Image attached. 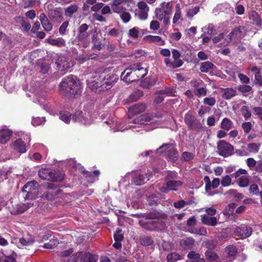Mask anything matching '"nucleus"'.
<instances>
[{
    "mask_svg": "<svg viewBox=\"0 0 262 262\" xmlns=\"http://www.w3.org/2000/svg\"><path fill=\"white\" fill-rule=\"evenodd\" d=\"M0 262H15V258L13 255L6 256L0 251Z\"/></svg>",
    "mask_w": 262,
    "mask_h": 262,
    "instance_id": "ea45409f",
    "label": "nucleus"
},
{
    "mask_svg": "<svg viewBox=\"0 0 262 262\" xmlns=\"http://www.w3.org/2000/svg\"><path fill=\"white\" fill-rule=\"evenodd\" d=\"M140 28L135 27L128 30L127 35L129 38L133 39H137L140 35Z\"/></svg>",
    "mask_w": 262,
    "mask_h": 262,
    "instance_id": "f704fd0d",
    "label": "nucleus"
},
{
    "mask_svg": "<svg viewBox=\"0 0 262 262\" xmlns=\"http://www.w3.org/2000/svg\"><path fill=\"white\" fill-rule=\"evenodd\" d=\"M39 177L42 180L57 181L61 180V178H58L55 173L50 169H41L38 171Z\"/></svg>",
    "mask_w": 262,
    "mask_h": 262,
    "instance_id": "9b49d317",
    "label": "nucleus"
},
{
    "mask_svg": "<svg viewBox=\"0 0 262 262\" xmlns=\"http://www.w3.org/2000/svg\"><path fill=\"white\" fill-rule=\"evenodd\" d=\"M188 126L192 129H200L202 128L201 123L196 119H194L188 125Z\"/></svg>",
    "mask_w": 262,
    "mask_h": 262,
    "instance_id": "603ef678",
    "label": "nucleus"
},
{
    "mask_svg": "<svg viewBox=\"0 0 262 262\" xmlns=\"http://www.w3.org/2000/svg\"><path fill=\"white\" fill-rule=\"evenodd\" d=\"M46 41L50 45L55 46L58 47H64L66 45L65 41L62 38H58L56 39L48 38L46 39Z\"/></svg>",
    "mask_w": 262,
    "mask_h": 262,
    "instance_id": "c756f323",
    "label": "nucleus"
},
{
    "mask_svg": "<svg viewBox=\"0 0 262 262\" xmlns=\"http://www.w3.org/2000/svg\"><path fill=\"white\" fill-rule=\"evenodd\" d=\"M221 127L224 130H229L233 125V122L228 118H224L221 122Z\"/></svg>",
    "mask_w": 262,
    "mask_h": 262,
    "instance_id": "e433bc0d",
    "label": "nucleus"
},
{
    "mask_svg": "<svg viewBox=\"0 0 262 262\" xmlns=\"http://www.w3.org/2000/svg\"><path fill=\"white\" fill-rule=\"evenodd\" d=\"M12 132L8 129L0 130V143L5 144L9 140Z\"/></svg>",
    "mask_w": 262,
    "mask_h": 262,
    "instance_id": "a878e982",
    "label": "nucleus"
},
{
    "mask_svg": "<svg viewBox=\"0 0 262 262\" xmlns=\"http://www.w3.org/2000/svg\"><path fill=\"white\" fill-rule=\"evenodd\" d=\"M246 163L250 169H253L256 166V161L253 158H249L247 159Z\"/></svg>",
    "mask_w": 262,
    "mask_h": 262,
    "instance_id": "774afa93",
    "label": "nucleus"
},
{
    "mask_svg": "<svg viewBox=\"0 0 262 262\" xmlns=\"http://www.w3.org/2000/svg\"><path fill=\"white\" fill-rule=\"evenodd\" d=\"M88 36V33L78 32L77 38L79 41L81 42L83 44V47H86L87 46L86 40Z\"/></svg>",
    "mask_w": 262,
    "mask_h": 262,
    "instance_id": "37998d69",
    "label": "nucleus"
},
{
    "mask_svg": "<svg viewBox=\"0 0 262 262\" xmlns=\"http://www.w3.org/2000/svg\"><path fill=\"white\" fill-rule=\"evenodd\" d=\"M205 255L210 261H217L219 259L217 254L210 250H207L205 253Z\"/></svg>",
    "mask_w": 262,
    "mask_h": 262,
    "instance_id": "8fccbe9b",
    "label": "nucleus"
},
{
    "mask_svg": "<svg viewBox=\"0 0 262 262\" xmlns=\"http://www.w3.org/2000/svg\"><path fill=\"white\" fill-rule=\"evenodd\" d=\"M164 63L167 67L170 68H179L183 64L182 61H174L173 62H172L169 58H166L164 59Z\"/></svg>",
    "mask_w": 262,
    "mask_h": 262,
    "instance_id": "473e14b6",
    "label": "nucleus"
},
{
    "mask_svg": "<svg viewBox=\"0 0 262 262\" xmlns=\"http://www.w3.org/2000/svg\"><path fill=\"white\" fill-rule=\"evenodd\" d=\"M194 241L192 238H187L186 239L182 240L180 242L182 246H184L185 249H191L194 245Z\"/></svg>",
    "mask_w": 262,
    "mask_h": 262,
    "instance_id": "a19ab883",
    "label": "nucleus"
},
{
    "mask_svg": "<svg viewBox=\"0 0 262 262\" xmlns=\"http://www.w3.org/2000/svg\"><path fill=\"white\" fill-rule=\"evenodd\" d=\"M38 187V184L35 181L28 182L22 188L23 192H27V196L32 199L33 195L36 194V189Z\"/></svg>",
    "mask_w": 262,
    "mask_h": 262,
    "instance_id": "f8f14e48",
    "label": "nucleus"
},
{
    "mask_svg": "<svg viewBox=\"0 0 262 262\" xmlns=\"http://www.w3.org/2000/svg\"><path fill=\"white\" fill-rule=\"evenodd\" d=\"M45 121V118L43 117H33L32 120V124L34 126H38L43 123Z\"/></svg>",
    "mask_w": 262,
    "mask_h": 262,
    "instance_id": "5fc2aeb1",
    "label": "nucleus"
},
{
    "mask_svg": "<svg viewBox=\"0 0 262 262\" xmlns=\"http://www.w3.org/2000/svg\"><path fill=\"white\" fill-rule=\"evenodd\" d=\"M161 7L158 8L159 9H161V10L164 11L165 12L170 14H171L172 12V7L170 5L169 3H166L163 2L161 4Z\"/></svg>",
    "mask_w": 262,
    "mask_h": 262,
    "instance_id": "de8ad7c7",
    "label": "nucleus"
},
{
    "mask_svg": "<svg viewBox=\"0 0 262 262\" xmlns=\"http://www.w3.org/2000/svg\"><path fill=\"white\" fill-rule=\"evenodd\" d=\"M60 90L75 96L80 94L82 91V86L80 81L74 75H70L64 79L60 85Z\"/></svg>",
    "mask_w": 262,
    "mask_h": 262,
    "instance_id": "f03ea898",
    "label": "nucleus"
},
{
    "mask_svg": "<svg viewBox=\"0 0 262 262\" xmlns=\"http://www.w3.org/2000/svg\"><path fill=\"white\" fill-rule=\"evenodd\" d=\"M114 237L116 242H121L123 238V234L121 233V230L118 229L116 232L114 234Z\"/></svg>",
    "mask_w": 262,
    "mask_h": 262,
    "instance_id": "69168bd1",
    "label": "nucleus"
},
{
    "mask_svg": "<svg viewBox=\"0 0 262 262\" xmlns=\"http://www.w3.org/2000/svg\"><path fill=\"white\" fill-rule=\"evenodd\" d=\"M124 123L121 122H113L111 125L110 127L114 132H123L128 128H131L135 130V125H134L132 122H128V125L124 127ZM135 131L138 132V130H135Z\"/></svg>",
    "mask_w": 262,
    "mask_h": 262,
    "instance_id": "dca6fc26",
    "label": "nucleus"
},
{
    "mask_svg": "<svg viewBox=\"0 0 262 262\" xmlns=\"http://www.w3.org/2000/svg\"><path fill=\"white\" fill-rule=\"evenodd\" d=\"M78 253L81 254L79 257L80 262H96L97 260V257L89 253L78 252Z\"/></svg>",
    "mask_w": 262,
    "mask_h": 262,
    "instance_id": "bb28decb",
    "label": "nucleus"
},
{
    "mask_svg": "<svg viewBox=\"0 0 262 262\" xmlns=\"http://www.w3.org/2000/svg\"><path fill=\"white\" fill-rule=\"evenodd\" d=\"M226 258L224 259L225 262H232L234 259L237 253L236 248L233 246H229L225 249Z\"/></svg>",
    "mask_w": 262,
    "mask_h": 262,
    "instance_id": "4be33fe9",
    "label": "nucleus"
},
{
    "mask_svg": "<svg viewBox=\"0 0 262 262\" xmlns=\"http://www.w3.org/2000/svg\"><path fill=\"white\" fill-rule=\"evenodd\" d=\"M221 183L223 187H228L231 184V178L228 175L223 177L221 181Z\"/></svg>",
    "mask_w": 262,
    "mask_h": 262,
    "instance_id": "864d4df0",
    "label": "nucleus"
},
{
    "mask_svg": "<svg viewBox=\"0 0 262 262\" xmlns=\"http://www.w3.org/2000/svg\"><path fill=\"white\" fill-rule=\"evenodd\" d=\"M13 146L14 150L20 153H24L26 151V145L21 139H19L16 140Z\"/></svg>",
    "mask_w": 262,
    "mask_h": 262,
    "instance_id": "cd10ccee",
    "label": "nucleus"
},
{
    "mask_svg": "<svg viewBox=\"0 0 262 262\" xmlns=\"http://www.w3.org/2000/svg\"><path fill=\"white\" fill-rule=\"evenodd\" d=\"M236 95V91L233 88H226L224 90L223 97L226 99H229Z\"/></svg>",
    "mask_w": 262,
    "mask_h": 262,
    "instance_id": "72a5a7b5",
    "label": "nucleus"
},
{
    "mask_svg": "<svg viewBox=\"0 0 262 262\" xmlns=\"http://www.w3.org/2000/svg\"><path fill=\"white\" fill-rule=\"evenodd\" d=\"M203 102L205 104L213 106L215 104L216 100L213 97H207L204 99Z\"/></svg>",
    "mask_w": 262,
    "mask_h": 262,
    "instance_id": "0e129e2a",
    "label": "nucleus"
},
{
    "mask_svg": "<svg viewBox=\"0 0 262 262\" xmlns=\"http://www.w3.org/2000/svg\"><path fill=\"white\" fill-rule=\"evenodd\" d=\"M134 70L130 69V66L129 68L125 69L121 75V78L126 82H131L137 80V77L136 75H134Z\"/></svg>",
    "mask_w": 262,
    "mask_h": 262,
    "instance_id": "f3484780",
    "label": "nucleus"
},
{
    "mask_svg": "<svg viewBox=\"0 0 262 262\" xmlns=\"http://www.w3.org/2000/svg\"><path fill=\"white\" fill-rule=\"evenodd\" d=\"M156 81L155 78H146L142 83V86L147 89L150 88L156 84Z\"/></svg>",
    "mask_w": 262,
    "mask_h": 262,
    "instance_id": "a18cd8bd",
    "label": "nucleus"
},
{
    "mask_svg": "<svg viewBox=\"0 0 262 262\" xmlns=\"http://www.w3.org/2000/svg\"><path fill=\"white\" fill-rule=\"evenodd\" d=\"M143 39L146 42L155 43L159 46H163L165 44V41L159 36L146 35L144 37Z\"/></svg>",
    "mask_w": 262,
    "mask_h": 262,
    "instance_id": "5701e85b",
    "label": "nucleus"
},
{
    "mask_svg": "<svg viewBox=\"0 0 262 262\" xmlns=\"http://www.w3.org/2000/svg\"><path fill=\"white\" fill-rule=\"evenodd\" d=\"M150 177V174L148 175L147 173H146L145 176H144L143 174L138 172L135 174L133 178V181L136 185H141L148 181Z\"/></svg>",
    "mask_w": 262,
    "mask_h": 262,
    "instance_id": "aec40b11",
    "label": "nucleus"
},
{
    "mask_svg": "<svg viewBox=\"0 0 262 262\" xmlns=\"http://www.w3.org/2000/svg\"><path fill=\"white\" fill-rule=\"evenodd\" d=\"M72 120L74 122L84 125H89L93 121V119L91 117L90 113L85 111L75 113L72 117Z\"/></svg>",
    "mask_w": 262,
    "mask_h": 262,
    "instance_id": "39448f33",
    "label": "nucleus"
},
{
    "mask_svg": "<svg viewBox=\"0 0 262 262\" xmlns=\"http://www.w3.org/2000/svg\"><path fill=\"white\" fill-rule=\"evenodd\" d=\"M73 252V249H70L62 251L60 254L62 260L65 262L76 261L79 258L80 255H81V254L75 253L71 255Z\"/></svg>",
    "mask_w": 262,
    "mask_h": 262,
    "instance_id": "9d476101",
    "label": "nucleus"
},
{
    "mask_svg": "<svg viewBox=\"0 0 262 262\" xmlns=\"http://www.w3.org/2000/svg\"><path fill=\"white\" fill-rule=\"evenodd\" d=\"M249 15L250 19L253 21L254 25L257 26L261 25V19L259 14L256 11H251Z\"/></svg>",
    "mask_w": 262,
    "mask_h": 262,
    "instance_id": "2f4dec72",
    "label": "nucleus"
},
{
    "mask_svg": "<svg viewBox=\"0 0 262 262\" xmlns=\"http://www.w3.org/2000/svg\"><path fill=\"white\" fill-rule=\"evenodd\" d=\"M155 14L156 17L159 20L162 21L163 24L167 25L170 23V15L164 11L161 10V9L157 8L155 10Z\"/></svg>",
    "mask_w": 262,
    "mask_h": 262,
    "instance_id": "412c9836",
    "label": "nucleus"
},
{
    "mask_svg": "<svg viewBox=\"0 0 262 262\" xmlns=\"http://www.w3.org/2000/svg\"><path fill=\"white\" fill-rule=\"evenodd\" d=\"M260 144L256 143H251L247 145V150L253 154L257 153L260 148Z\"/></svg>",
    "mask_w": 262,
    "mask_h": 262,
    "instance_id": "c9c22d12",
    "label": "nucleus"
},
{
    "mask_svg": "<svg viewBox=\"0 0 262 262\" xmlns=\"http://www.w3.org/2000/svg\"><path fill=\"white\" fill-rule=\"evenodd\" d=\"M157 152L159 153L165 152V154L173 161L178 159V154L174 146L171 144L163 145L159 149Z\"/></svg>",
    "mask_w": 262,
    "mask_h": 262,
    "instance_id": "423d86ee",
    "label": "nucleus"
},
{
    "mask_svg": "<svg viewBox=\"0 0 262 262\" xmlns=\"http://www.w3.org/2000/svg\"><path fill=\"white\" fill-rule=\"evenodd\" d=\"M241 111L245 119H247L251 117V113L249 111V109L247 106H243L241 108Z\"/></svg>",
    "mask_w": 262,
    "mask_h": 262,
    "instance_id": "e2e57ef3",
    "label": "nucleus"
},
{
    "mask_svg": "<svg viewBox=\"0 0 262 262\" xmlns=\"http://www.w3.org/2000/svg\"><path fill=\"white\" fill-rule=\"evenodd\" d=\"M149 8L144 2H140L138 4V9L135 10V16L138 18L145 20L147 18Z\"/></svg>",
    "mask_w": 262,
    "mask_h": 262,
    "instance_id": "6e6552de",
    "label": "nucleus"
},
{
    "mask_svg": "<svg viewBox=\"0 0 262 262\" xmlns=\"http://www.w3.org/2000/svg\"><path fill=\"white\" fill-rule=\"evenodd\" d=\"M31 204L18 203L12 204L9 207V210L11 214L17 215L24 213L26 210L31 207Z\"/></svg>",
    "mask_w": 262,
    "mask_h": 262,
    "instance_id": "2eb2a0df",
    "label": "nucleus"
},
{
    "mask_svg": "<svg viewBox=\"0 0 262 262\" xmlns=\"http://www.w3.org/2000/svg\"><path fill=\"white\" fill-rule=\"evenodd\" d=\"M139 223L144 229L150 231L161 230L164 226L163 222L158 219H145L140 220Z\"/></svg>",
    "mask_w": 262,
    "mask_h": 262,
    "instance_id": "20e7f679",
    "label": "nucleus"
},
{
    "mask_svg": "<svg viewBox=\"0 0 262 262\" xmlns=\"http://www.w3.org/2000/svg\"><path fill=\"white\" fill-rule=\"evenodd\" d=\"M249 184V179L245 176H242L239 178L238 185L239 186L244 187L248 186Z\"/></svg>",
    "mask_w": 262,
    "mask_h": 262,
    "instance_id": "052dcab7",
    "label": "nucleus"
},
{
    "mask_svg": "<svg viewBox=\"0 0 262 262\" xmlns=\"http://www.w3.org/2000/svg\"><path fill=\"white\" fill-rule=\"evenodd\" d=\"M130 69L134 70V73L133 74L136 75L137 77V80L140 78H143L147 74V69L141 67L140 63L131 65Z\"/></svg>",
    "mask_w": 262,
    "mask_h": 262,
    "instance_id": "a211bd4d",
    "label": "nucleus"
},
{
    "mask_svg": "<svg viewBox=\"0 0 262 262\" xmlns=\"http://www.w3.org/2000/svg\"><path fill=\"white\" fill-rule=\"evenodd\" d=\"M202 221L204 224L214 226L217 223V219L215 217H209L207 215H201Z\"/></svg>",
    "mask_w": 262,
    "mask_h": 262,
    "instance_id": "c85d7f7f",
    "label": "nucleus"
},
{
    "mask_svg": "<svg viewBox=\"0 0 262 262\" xmlns=\"http://www.w3.org/2000/svg\"><path fill=\"white\" fill-rule=\"evenodd\" d=\"M120 16L124 23H128L131 19V16L129 13L124 11L120 14Z\"/></svg>",
    "mask_w": 262,
    "mask_h": 262,
    "instance_id": "13d9d810",
    "label": "nucleus"
},
{
    "mask_svg": "<svg viewBox=\"0 0 262 262\" xmlns=\"http://www.w3.org/2000/svg\"><path fill=\"white\" fill-rule=\"evenodd\" d=\"M146 106L144 103H137L129 109V113L133 115L140 114L145 111Z\"/></svg>",
    "mask_w": 262,
    "mask_h": 262,
    "instance_id": "b1692460",
    "label": "nucleus"
},
{
    "mask_svg": "<svg viewBox=\"0 0 262 262\" xmlns=\"http://www.w3.org/2000/svg\"><path fill=\"white\" fill-rule=\"evenodd\" d=\"M59 118L61 120L67 124H69L71 121V114L67 111L62 112L60 113Z\"/></svg>",
    "mask_w": 262,
    "mask_h": 262,
    "instance_id": "c03bdc74",
    "label": "nucleus"
},
{
    "mask_svg": "<svg viewBox=\"0 0 262 262\" xmlns=\"http://www.w3.org/2000/svg\"><path fill=\"white\" fill-rule=\"evenodd\" d=\"M143 95V93L141 91L139 90H137L134 92L130 96V99L134 101L137 100L140 97H141Z\"/></svg>",
    "mask_w": 262,
    "mask_h": 262,
    "instance_id": "4d7b16f0",
    "label": "nucleus"
},
{
    "mask_svg": "<svg viewBox=\"0 0 262 262\" xmlns=\"http://www.w3.org/2000/svg\"><path fill=\"white\" fill-rule=\"evenodd\" d=\"M162 116L153 113H147L136 117L133 120L132 123L134 125L139 127L141 125H150L151 129L162 126Z\"/></svg>",
    "mask_w": 262,
    "mask_h": 262,
    "instance_id": "f257e3e1",
    "label": "nucleus"
},
{
    "mask_svg": "<svg viewBox=\"0 0 262 262\" xmlns=\"http://www.w3.org/2000/svg\"><path fill=\"white\" fill-rule=\"evenodd\" d=\"M44 30L47 32H49L52 30V24L49 21L48 19L41 23Z\"/></svg>",
    "mask_w": 262,
    "mask_h": 262,
    "instance_id": "bf43d9fd",
    "label": "nucleus"
},
{
    "mask_svg": "<svg viewBox=\"0 0 262 262\" xmlns=\"http://www.w3.org/2000/svg\"><path fill=\"white\" fill-rule=\"evenodd\" d=\"M183 258L182 255L175 252L169 253L166 257L167 262H176L182 260Z\"/></svg>",
    "mask_w": 262,
    "mask_h": 262,
    "instance_id": "7c9ffc66",
    "label": "nucleus"
},
{
    "mask_svg": "<svg viewBox=\"0 0 262 262\" xmlns=\"http://www.w3.org/2000/svg\"><path fill=\"white\" fill-rule=\"evenodd\" d=\"M34 242V239L32 237H29V238H21L19 239V243L20 245L19 247L22 248L24 246H30Z\"/></svg>",
    "mask_w": 262,
    "mask_h": 262,
    "instance_id": "79ce46f5",
    "label": "nucleus"
},
{
    "mask_svg": "<svg viewBox=\"0 0 262 262\" xmlns=\"http://www.w3.org/2000/svg\"><path fill=\"white\" fill-rule=\"evenodd\" d=\"M134 4L133 0H112V7L118 6L121 5H130Z\"/></svg>",
    "mask_w": 262,
    "mask_h": 262,
    "instance_id": "58836bf2",
    "label": "nucleus"
},
{
    "mask_svg": "<svg viewBox=\"0 0 262 262\" xmlns=\"http://www.w3.org/2000/svg\"><path fill=\"white\" fill-rule=\"evenodd\" d=\"M115 79L116 78H114L113 75H108L106 78L105 77L104 78L102 84H99L98 82H96V83L93 85H90V83H89V85L92 90H94L100 86H102V89H109L115 82Z\"/></svg>",
    "mask_w": 262,
    "mask_h": 262,
    "instance_id": "4468645a",
    "label": "nucleus"
},
{
    "mask_svg": "<svg viewBox=\"0 0 262 262\" xmlns=\"http://www.w3.org/2000/svg\"><path fill=\"white\" fill-rule=\"evenodd\" d=\"M56 63L58 69L61 71H67L73 66V63L69 62L64 57H59Z\"/></svg>",
    "mask_w": 262,
    "mask_h": 262,
    "instance_id": "6ab92c4d",
    "label": "nucleus"
},
{
    "mask_svg": "<svg viewBox=\"0 0 262 262\" xmlns=\"http://www.w3.org/2000/svg\"><path fill=\"white\" fill-rule=\"evenodd\" d=\"M129 6V5H119L118 6L113 7L112 8L114 12L117 13L121 14L122 13L124 12L126 10V6Z\"/></svg>",
    "mask_w": 262,
    "mask_h": 262,
    "instance_id": "6e6d98bb",
    "label": "nucleus"
},
{
    "mask_svg": "<svg viewBox=\"0 0 262 262\" xmlns=\"http://www.w3.org/2000/svg\"><path fill=\"white\" fill-rule=\"evenodd\" d=\"M247 30L244 26L235 28L226 37L221 44L223 46H227L230 42H235L243 38Z\"/></svg>",
    "mask_w": 262,
    "mask_h": 262,
    "instance_id": "7ed1b4c3",
    "label": "nucleus"
},
{
    "mask_svg": "<svg viewBox=\"0 0 262 262\" xmlns=\"http://www.w3.org/2000/svg\"><path fill=\"white\" fill-rule=\"evenodd\" d=\"M49 237H51V238H50L49 242L43 245V247L47 249H52L56 246L58 244L57 240L54 238V237H52L51 235H50L49 234H46L44 235L42 241L48 239Z\"/></svg>",
    "mask_w": 262,
    "mask_h": 262,
    "instance_id": "393cba45",
    "label": "nucleus"
},
{
    "mask_svg": "<svg viewBox=\"0 0 262 262\" xmlns=\"http://www.w3.org/2000/svg\"><path fill=\"white\" fill-rule=\"evenodd\" d=\"M181 18V11L180 8V5L177 4L176 6V11L173 18V23L176 24Z\"/></svg>",
    "mask_w": 262,
    "mask_h": 262,
    "instance_id": "09e8293b",
    "label": "nucleus"
},
{
    "mask_svg": "<svg viewBox=\"0 0 262 262\" xmlns=\"http://www.w3.org/2000/svg\"><path fill=\"white\" fill-rule=\"evenodd\" d=\"M195 119V118H194V117L193 116L191 115V114L189 112L186 113L185 115V122L187 125L189 124L191 122V121L194 120V119Z\"/></svg>",
    "mask_w": 262,
    "mask_h": 262,
    "instance_id": "338daca9",
    "label": "nucleus"
},
{
    "mask_svg": "<svg viewBox=\"0 0 262 262\" xmlns=\"http://www.w3.org/2000/svg\"><path fill=\"white\" fill-rule=\"evenodd\" d=\"M202 30L205 33L210 35H213L216 33V31L212 24H209L207 26L202 28Z\"/></svg>",
    "mask_w": 262,
    "mask_h": 262,
    "instance_id": "49530a36",
    "label": "nucleus"
},
{
    "mask_svg": "<svg viewBox=\"0 0 262 262\" xmlns=\"http://www.w3.org/2000/svg\"><path fill=\"white\" fill-rule=\"evenodd\" d=\"M252 228L247 225H241L235 229V234L241 238H246L249 237L252 233Z\"/></svg>",
    "mask_w": 262,
    "mask_h": 262,
    "instance_id": "1a4fd4ad",
    "label": "nucleus"
},
{
    "mask_svg": "<svg viewBox=\"0 0 262 262\" xmlns=\"http://www.w3.org/2000/svg\"><path fill=\"white\" fill-rule=\"evenodd\" d=\"M214 65L212 63L209 61L203 62L201 63L200 67V70L202 72L207 73L209 71L212 69Z\"/></svg>",
    "mask_w": 262,
    "mask_h": 262,
    "instance_id": "4c0bfd02",
    "label": "nucleus"
},
{
    "mask_svg": "<svg viewBox=\"0 0 262 262\" xmlns=\"http://www.w3.org/2000/svg\"><path fill=\"white\" fill-rule=\"evenodd\" d=\"M182 184L181 181L169 180L159 189L163 192H167L170 190L176 191Z\"/></svg>",
    "mask_w": 262,
    "mask_h": 262,
    "instance_id": "ddd939ff",
    "label": "nucleus"
},
{
    "mask_svg": "<svg viewBox=\"0 0 262 262\" xmlns=\"http://www.w3.org/2000/svg\"><path fill=\"white\" fill-rule=\"evenodd\" d=\"M217 149L220 155L224 157H228L232 154L233 147L225 141L221 140L218 143Z\"/></svg>",
    "mask_w": 262,
    "mask_h": 262,
    "instance_id": "0eeeda50",
    "label": "nucleus"
},
{
    "mask_svg": "<svg viewBox=\"0 0 262 262\" xmlns=\"http://www.w3.org/2000/svg\"><path fill=\"white\" fill-rule=\"evenodd\" d=\"M242 127L244 132L246 134H248L251 130L252 124L250 122H246L242 123Z\"/></svg>",
    "mask_w": 262,
    "mask_h": 262,
    "instance_id": "680f3d73",
    "label": "nucleus"
},
{
    "mask_svg": "<svg viewBox=\"0 0 262 262\" xmlns=\"http://www.w3.org/2000/svg\"><path fill=\"white\" fill-rule=\"evenodd\" d=\"M78 7L76 5H72L68 7L65 10V14L67 16L71 17L73 13L77 11Z\"/></svg>",
    "mask_w": 262,
    "mask_h": 262,
    "instance_id": "3c124183",
    "label": "nucleus"
}]
</instances>
